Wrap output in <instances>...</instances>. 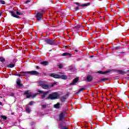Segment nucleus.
I'll return each instance as SVG.
<instances>
[{"label":"nucleus","instance_id":"20","mask_svg":"<svg viewBox=\"0 0 129 129\" xmlns=\"http://www.w3.org/2000/svg\"><path fill=\"white\" fill-rule=\"evenodd\" d=\"M7 67L8 68H13V67H15V64L11 63L7 66Z\"/></svg>","mask_w":129,"mask_h":129},{"label":"nucleus","instance_id":"16","mask_svg":"<svg viewBox=\"0 0 129 129\" xmlns=\"http://www.w3.org/2000/svg\"><path fill=\"white\" fill-rule=\"evenodd\" d=\"M54 108H61L60 103L58 102L57 104L54 105Z\"/></svg>","mask_w":129,"mask_h":129},{"label":"nucleus","instance_id":"2","mask_svg":"<svg viewBox=\"0 0 129 129\" xmlns=\"http://www.w3.org/2000/svg\"><path fill=\"white\" fill-rule=\"evenodd\" d=\"M24 95L26 96V98H30V97H32V98H34V97H36L37 95H38V94H34L33 96L32 95V92L30 90H27L24 93Z\"/></svg>","mask_w":129,"mask_h":129},{"label":"nucleus","instance_id":"5","mask_svg":"<svg viewBox=\"0 0 129 129\" xmlns=\"http://www.w3.org/2000/svg\"><path fill=\"white\" fill-rule=\"evenodd\" d=\"M21 82H22L21 80H20V79H18L17 81V89H22V88H24V85L22 84Z\"/></svg>","mask_w":129,"mask_h":129},{"label":"nucleus","instance_id":"40","mask_svg":"<svg viewBox=\"0 0 129 129\" xmlns=\"http://www.w3.org/2000/svg\"><path fill=\"white\" fill-rule=\"evenodd\" d=\"M14 95V94H12L11 96H13Z\"/></svg>","mask_w":129,"mask_h":129},{"label":"nucleus","instance_id":"19","mask_svg":"<svg viewBox=\"0 0 129 129\" xmlns=\"http://www.w3.org/2000/svg\"><path fill=\"white\" fill-rule=\"evenodd\" d=\"M60 100L61 101H62V102H64V101H65V100H66V96H63L60 98Z\"/></svg>","mask_w":129,"mask_h":129},{"label":"nucleus","instance_id":"13","mask_svg":"<svg viewBox=\"0 0 129 129\" xmlns=\"http://www.w3.org/2000/svg\"><path fill=\"white\" fill-rule=\"evenodd\" d=\"M62 56H67L68 57H71V56H72V54L70 53L69 52H64L62 53Z\"/></svg>","mask_w":129,"mask_h":129},{"label":"nucleus","instance_id":"41","mask_svg":"<svg viewBox=\"0 0 129 129\" xmlns=\"http://www.w3.org/2000/svg\"><path fill=\"white\" fill-rule=\"evenodd\" d=\"M105 80V79H103L102 80Z\"/></svg>","mask_w":129,"mask_h":129},{"label":"nucleus","instance_id":"15","mask_svg":"<svg viewBox=\"0 0 129 129\" xmlns=\"http://www.w3.org/2000/svg\"><path fill=\"white\" fill-rule=\"evenodd\" d=\"M43 95L41 96L42 99H43V98H45V97H46V95H47V94H48L49 93V91H47V92H43Z\"/></svg>","mask_w":129,"mask_h":129},{"label":"nucleus","instance_id":"8","mask_svg":"<svg viewBox=\"0 0 129 129\" xmlns=\"http://www.w3.org/2000/svg\"><path fill=\"white\" fill-rule=\"evenodd\" d=\"M45 42L47 44H49V45H54V44H55V40H54V39H47L45 40Z\"/></svg>","mask_w":129,"mask_h":129},{"label":"nucleus","instance_id":"30","mask_svg":"<svg viewBox=\"0 0 129 129\" xmlns=\"http://www.w3.org/2000/svg\"><path fill=\"white\" fill-rule=\"evenodd\" d=\"M0 61L1 62H5V61H6V60L5 59V58H0Z\"/></svg>","mask_w":129,"mask_h":129},{"label":"nucleus","instance_id":"43","mask_svg":"<svg viewBox=\"0 0 129 129\" xmlns=\"http://www.w3.org/2000/svg\"><path fill=\"white\" fill-rule=\"evenodd\" d=\"M17 38H20V37L17 36Z\"/></svg>","mask_w":129,"mask_h":129},{"label":"nucleus","instance_id":"38","mask_svg":"<svg viewBox=\"0 0 129 129\" xmlns=\"http://www.w3.org/2000/svg\"><path fill=\"white\" fill-rule=\"evenodd\" d=\"M2 104H3V103L1 102H0V105H2Z\"/></svg>","mask_w":129,"mask_h":129},{"label":"nucleus","instance_id":"12","mask_svg":"<svg viewBox=\"0 0 129 129\" xmlns=\"http://www.w3.org/2000/svg\"><path fill=\"white\" fill-rule=\"evenodd\" d=\"M79 80V79L78 78H75L73 82H72V83H71L70 84V85H74V84H75V83H77V82H78Z\"/></svg>","mask_w":129,"mask_h":129},{"label":"nucleus","instance_id":"46","mask_svg":"<svg viewBox=\"0 0 129 129\" xmlns=\"http://www.w3.org/2000/svg\"><path fill=\"white\" fill-rule=\"evenodd\" d=\"M91 57H92V56H91Z\"/></svg>","mask_w":129,"mask_h":129},{"label":"nucleus","instance_id":"37","mask_svg":"<svg viewBox=\"0 0 129 129\" xmlns=\"http://www.w3.org/2000/svg\"><path fill=\"white\" fill-rule=\"evenodd\" d=\"M36 69H40V67L39 66L36 67Z\"/></svg>","mask_w":129,"mask_h":129},{"label":"nucleus","instance_id":"32","mask_svg":"<svg viewBox=\"0 0 129 129\" xmlns=\"http://www.w3.org/2000/svg\"><path fill=\"white\" fill-rule=\"evenodd\" d=\"M38 92H39V93H44V92L41 90H38Z\"/></svg>","mask_w":129,"mask_h":129},{"label":"nucleus","instance_id":"35","mask_svg":"<svg viewBox=\"0 0 129 129\" xmlns=\"http://www.w3.org/2000/svg\"><path fill=\"white\" fill-rule=\"evenodd\" d=\"M17 76L21 77V76H23V75H21V74H17Z\"/></svg>","mask_w":129,"mask_h":129},{"label":"nucleus","instance_id":"10","mask_svg":"<svg viewBox=\"0 0 129 129\" xmlns=\"http://www.w3.org/2000/svg\"><path fill=\"white\" fill-rule=\"evenodd\" d=\"M10 14H11V16L14 17V18H17V11H11L10 12Z\"/></svg>","mask_w":129,"mask_h":129},{"label":"nucleus","instance_id":"14","mask_svg":"<svg viewBox=\"0 0 129 129\" xmlns=\"http://www.w3.org/2000/svg\"><path fill=\"white\" fill-rule=\"evenodd\" d=\"M86 79L88 82H91V81H92V76H88L87 77Z\"/></svg>","mask_w":129,"mask_h":129},{"label":"nucleus","instance_id":"17","mask_svg":"<svg viewBox=\"0 0 129 129\" xmlns=\"http://www.w3.org/2000/svg\"><path fill=\"white\" fill-rule=\"evenodd\" d=\"M64 118V113H61L59 115V120H62Z\"/></svg>","mask_w":129,"mask_h":129},{"label":"nucleus","instance_id":"34","mask_svg":"<svg viewBox=\"0 0 129 129\" xmlns=\"http://www.w3.org/2000/svg\"><path fill=\"white\" fill-rule=\"evenodd\" d=\"M30 3V0H27V1H26V2H25V4H28V3Z\"/></svg>","mask_w":129,"mask_h":129},{"label":"nucleus","instance_id":"24","mask_svg":"<svg viewBox=\"0 0 129 129\" xmlns=\"http://www.w3.org/2000/svg\"><path fill=\"white\" fill-rule=\"evenodd\" d=\"M117 73H118L119 74H124L125 73H124V72H123V71L118 70Z\"/></svg>","mask_w":129,"mask_h":129},{"label":"nucleus","instance_id":"33","mask_svg":"<svg viewBox=\"0 0 129 129\" xmlns=\"http://www.w3.org/2000/svg\"><path fill=\"white\" fill-rule=\"evenodd\" d=\"M33 103H34V102L31 101V102L29 103V105H32Z\"/></svg>","mask_w":129,"mask_h":129},{"label":"nucleus","instance_id":"21","mask_svg":"<svg viewBox=\"0 0 129 129\" xmlns=\"http://www.w3.org/2000/svg\"><path fill=\"white\" fill-rule=\"evenodd\" d=\"M58 68H59V69H61V68H63V67H64V65L63 64V63H59L57 65Z\"/></svg>","mask_w":129,"mask_h":129},{"label":"nucleus","instance_id":"28","mask_svg":"<svg viewBox=\"0 0 129 129\" xmlns=\"http://www.w3.org/2000/svg\"><path fill=\"white\" fill-rule=\"evenodd\" d=\"M41 107L42 108H46L47 107V104L41 105Z\"/></svg>","mask_w":129,"mask_h":129},{"label":"nucleus","instance_id":"31","mask_svg":"<svg viewBox=\"0 0 129 129\" xmlns=\"http://www.w3.org/2000/svg\"><path fill=\"white\" fill-rule=\"evenodd\" d=\"M62 129H68V127L66 126H63Z\"/></svg>","mask_w":129,"mask_h":129},{"label":"nucleus","instance_id":"42","mask_svg":"<svg viewBox=\"0 0 129 129\" xmlns=\"http://www.w3.org/2000/svg\"><path fill=\"white\" fill-rule=\"evenodd\" d=\"M78 51L77 50H76V52H78Z\"/></svg>","mask_w":129,"mask_h":129},{"label":"nucleus","instance_id":"36","mask_svg":"<svg viewBox=\"0 0 129 129\" xmlns=\"http://www.w3.org/2000/svg\"><path fill=\"white\" fill-rule=\"evenodd\" d=\"M76 11H78V10H79V7H76Z\"/></svg>","mask_w":129,"mask_h":129},{"label":"nucleus","instance_id":"4","mask_svg":"<svg viewBox=\"0 0 129 129\" xmlns=\"http://www.w3.org/2000/svg\"><path fill=\"white\" fill-rule=\"evenodd\" d=\"M58 98H59V94L56 92H54L49 94L47 99H51L53 100L54 99H58Z\"/></svg>","mask_w":129,"mask_h":129},{"label":"nucleus","instance_id":"6","mask_svg":"<svg viewBox=\"0 0 129 129\" xmlns=\"http://www.w3.org/2000/svg\"><path fill=\"white\" fill-rule=\"evenodd\" d=\"M75 5H77V6H79V7H81V8H84L85 7H88V6L90 5V3H86L85 4H80L79 3H75Z\"/></svg>","mask_w":129,"mask_h":129},{"label":"nucleus","instance_id":"29","mask_svg":"<svg viewBox=\"0 0 129 129\" xmlns=\"http://www.w3.org/2000/svg\"><path fill=\"white\" fill-rule=\"evenodd\" d=\"M0 3L2 4V5H5L6 4V2L4 1H0Z\"/></svg>","mask_w":129,"mask_h":129},{"label":"nucleus","instance_id":"1","mask_svg":"<svg viewBox=\"0 0 129 129\" xmlns=\"http://www.w3.org/2000/svg\"><path fill=\"white\" fill-rule=\"evenodd\" d=\"M47 82L45 81H40L39 82V86L42 87L43 89H49L50 88V86L49 85L46 84Z\"/></svg>","mask_w":129,"mask_h":129},{"label":"nucleus","instance_id":"44","mask_svg":"<svg viewBox=\"0 0 129 129\" xmlns=\"http://www.w3.org/2000/svg\"><path fill=\"white\" fill-rule=\"evenodd\" d=\"M0 129H2V127H0Z\"/></svg>","mask_w":129,"mask_h":129},{"label":"nucleus","instance_id":"25","mask_svg":"<svg viewBox=\"0 0 129 129\" xmlns=\"http://www.w3.org/2000/svg\"><path fill=\"white\" fill-rule=\"evenodd\" d=\"M26 112L29 113L30 112L31 110L30 109V108L29 107H27L26 108Z\"/></svg>","mask_w":129,"mask_h":129},{"label":"nucleus","instance_id":"9","mask_svg":"<svg viewBox=\"0 0 129 129\" xmlns=\"http://www.w3.org/2000/svg\"><path fill=\"white\" fill-rule=\"evenodd\" d=\"M49 76H50V77H53V78H57V79L60 78V75L58 74H54V73L50 74L49 75Z\"/></svg>","mask_w":129,"mask_h":129},{"label":"nucleus","instance_id":"39","mask_svg":"<svg viewBox=\"0 0 129 129\" xmlns=\"http://www.w3.org/2000/svg\"><path fill=\"white\" fill-rule=\"evenodd\" d=\"M2 13H0V17L2 16Z\"/></svg>","mask_w":129,"mask_h":129},{"label":"nucleus","instance_id":"45","mask_svg":"<svg viewBox=\"0 0 129 129\" xmlns=\"http://www.w3.org/2000/svg\"><path fill=\"white\" fill-rule=\"evenodd\" d=\"M15 75H17L16 74H15Z\"/></svg>","mask_w":129,"mask_h":129},{"label":"nucleus","instance_id":"22","mask_svg":"<svg viewBox=\"0 0 129 129\" xmlns=\"http://www.w3.org/2000/svg\"><path fill=\"white\" fill-rule=\"evenodd\" d=\"M60 78H61V79L66 80L67 79V76H60Z\"/></svg>","mask_w":129,"mask_h":129},{"label":"nucleus","instance_id":"18","mask_svg":"<svg viewBox=\"0 0 129 129\" xmlns=\"http://www.w3.org/2000/svg\"><path fill=\"white\" fill-rule=\"evenodd\" d=\"M41 64H42V65H44L45 66H47V65L49 64V62L47 61H44L41 62Z\"/></svg>","mask_w":129,"mask_h":129},{"label":"nucleus","instance_id":"3","mask_svg":"<svg viewBox=\"0 0 129 129\" xmlns=\"http://www.w3.org/2000/svg\"><path fill=\"white\" fill-rule=\"evenodd\" d=\"M21 74H24L23 75L24 76H26V74H30V75H39L40 73L36 71H32L30 72H22L20 73Z\"/></svg>","mask_w":129,"mask_h":129},{"label":"nucleus","instance_id":"7","mask_svg":"<svg viewBox=\"0 0 129 129\" xmlns=\"http://www.w3.org/2000/svg\"><path fill=\"white\" fill-rule=\"evenodd\" d=\"M43 13H38L36 15V19L37 21H40L41 19H43Z\"/></svg>","mask_w":129,"mask_h":129},{"label":"nucleus","instance_id":"27","mask_svg":"<svg viewBox=\"0 0 129 129\" xmlns=\"http://www.w3.org/2000/svg\"><path fill=\"white\" fill-rule=\"evenodd\" d=\"M1 117L4 119V120H6L8 117L4 115H1Z\"/></svg>","mask_w":129,"mask_h":129},{"label":"nucleus","instance_id":"23","mask_svg":"<svg viewBox=\"0 0 129 129\" xmlns=\"http://www.w3.org/2000/svg\"><path fill=\"white\" fill-rule=\"evenodd\" d=\"M17 19H19V18H20V17H19V16H21V15H23V14L17 11Z\"/></svg>","mask_w":129,"mask_h":129},{"label":"nucleus","instance_id":"11","mask_svg":"<svg viewBox=\"0 0 129 129\" xmlns=\"http://www.w3.org/2000/svg\"><path fill=\"white\" fill-rule=\"evenodd\" d=\"M111 70H108L105 72H102V71H99L98 72V73L99 74H107V73H109V72H111Z\"/></svg>","mask_w":129,"mask_h":129},{"label":"nucleus","instance_id":"26","mask_svg":"<svg viewBox=\"0 0 129 129\" xmlns=\"http://www.w3.org/2000/svg\"><path fill=\"white\" fill-rule=\"evenodd\" d=\"M84 90H85V88H81L80 90H79L78 93H80V92H82V91H84Z\"/></svg>","mask_w":129,"mask_h":129}]
</instances>
